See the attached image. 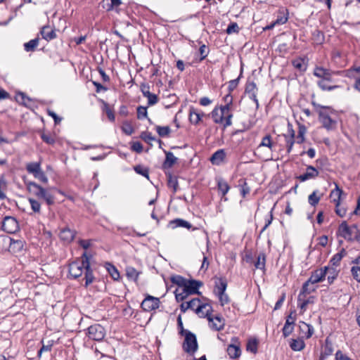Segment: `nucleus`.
Returning a JSON list of instances; mask_svg holds the SVG:
<instances>
[{
	"mask_svg": "<svg viewBox=\"0 0 360 360\" xmlns=\"http://www.w3.org/2000/svg\"><path fill=\"white\" fill-rule=\"evenodd\" d=\"M92 255L91 254H88L86 252H84L82 255L81 260L74 261L69 264L68 271L70 276L73 278H77L80 277L83 274L84 269L85 270L84 286L86 288L91 284L95 279L93 270L90 266V259Z\"/></svg>",
	"mask_w": 360,
	"mask_h": 360,
	"instance_id": "nucleus-1",
	"label": "nucleus"
},
{
	"mask_svg": "<svg viewBox=\"0 0 360 360\" xmlns=\"http://www.w3.org/2000/svg\"><path fill=\"white\" fill-rule=\"evenodd\" d=\"M28 192L39 200H43L47 205L51 206L55 202L54 196L34 181H27L25 183Z\"/></svg>",
	"mask_w": 360,
	"mask_h": 360,
	"instance_id": "nucleus-2",
	"label": "nucleus"
},
{
	"mask_svg": "<svg viewBox=\"0 0 360 360\" xmlns=\"http://www.w3.org/2000/svg\"><path fill=\"white\" fill-rule=\"evenodd\" d=\"M202 281L194 279H187L182 288V291L178 292V289H176L174 292L176 301L183 302L190 295H200V292L199 291V288L202 286Z\"/></svg>",
	"mask_w": 360,
	"mask_h": 360,
	"instance_id": "nucleus-3",
	"label": "nucleus"
},
{
	"mask_svg": "<svg viewBox=\"0 0 360 360\" xmlns=\"http://www.w3.org/2000/svg\"><path fill=\"white\" fill-rule=\"evenodd\" d=\"M338 234L349 241L353 240L352 236L354 239L360 242V229L356 224L349 226L345 221H342L338 227Z\"/></svg>",
	"mask_w": 360,
	"mask_h": 360,
	"instance_id": "nucleus-4",
	"label": "nucleus"
},
{
	"mask_svg": "<svg viewBox=\"0 0 360 360\" xmlns=\"http://www.w3.org/2000/svg\"><path fill=\"white\" fill-rule=\"evenodd\" d=\"M212 312V307H209L205 314L200 315V318H207L209 321L210 327L215 331H220L224 329L225 322L224 319L221 316H215L212 317L211 316Z\"/></svg>",
	"mask_w": 360,
	"mask_h": 360,
	"instance_id": "nucleus-5",
	"label": "nucleus"
},
{
	"mask_svg": "<svg viewBox=\"0 0 360 360\" xmlns=\"http://www.w3.org/2000/svg\"><path fill=\"white\" fill-rule=\"evenodd\" d=\"M185 340L183 344L184 350L188 354H194L198 349L196 336L191 331H186Z\"/></svg>",
	"mask_w": 360,
	"mask_h": 360,
	"instance_id": "nucleus-6",
	"label": "nucleus"
},
{
	"mask_svg": "<svg viewBox=\"0 0 360 360\" xmlns=\"http://www.w3.org/2000/svg\"><path fill=\"white\" fill-rule=\"evenodd\" d=\"M328 110H317L319 114V121L322 124V126L328 131H330L335 129L336 121L333 120L328 112ZM331 111L333 109L331 108Z\"/></svg>",
	"mask_w": 360,
	"mask_h": 360,
	"instance_id": "nucleus-7",
	"label": "nucleus"
},
{
	"mask_svg": "<svg viewBox=\"0 0 360 360\" xmlns=\"http://www.w3.org/2000/svg\"><path fill=\"white\" fill-rule=\"evenodd\" d=\"M88 337L95 341H101L105 336V330L101 324L96 323L88 328Z\"/></svg>",
	"mask_w": 360,
	"mask_h": 360,
	"instance_id": "nucleus-8",
	"label": "nucleus"
},
{
	"mask_svg": "<svg viewBox=\"0 0 360 360\" xmlns=\"http://www.w3.org/2000/svg\"><path fill=\"white\" fill-rule=\"evenodd\" d=\"M2 229L7 233H14L19 229L18 222L15 217L6 216L3 220Z\"/></svg>",
	"mask_w": 360,
	"mask_h": 360,
	"instance_id": "nucleus-9",
	"label": "nucleus"
},
{
	"mask_svg": "<svg viewBox=\"0 0 360 360\" xmlns=\"http://www.w3.org/2000/svg\"><path fill=\"white\" fill-rule=\"evenodd\" d=\"M328 270L329 268L328 266H324L323 268L314 270L311 272V275L307 281L310 283L311 285L323 281L325 280Z\"/></svg>",
	"mask_w": 360,
	"mask_h": 360,
	"instance_id": "nucleus-10",
	"label": "nucleus"
},
{
	"mask_svg": "<svg viewBox=\"0 0 360 360\" xmlns=\"http://www.w3.org/2000/svg\"><path fill=\"white\" fill-rule=\"evenodd\" d=\"M313 74L315 77L320 78V80H324L325 83L326 82L333 81V75L335 74V72L329 69L316 66L314 70Z\"/></svg>",
	"mask_w": 360,
	"mask_h": 360,
	"instance_id": "nucleus-11",
	"label": "nucleus"
},
{
	"mask_svg": "<svg viewBox=\"0 0 360 360\" xmlns=\"http://www.w3.org/2000/svg\"><path fill=\"white\" fill-rule=\"evenodd\" d=\"M160 300L158 297L148 295L141 302V307L146 311H150L159 307Z\"/></svg>",
	"mask_w": 360,
	"mask_h": 360,
	"instance_id": "nucleus-12",
	"label": "nucleus"
},
{
	"mask_svg": "<svg viewBox=\"0 0 360 360\" xmlns=\"http://www.w3.org/2000/svg\"><path fill=\"white\" fill-rule=\"evenodd\" d=\"M189 309L194 310L195 314L200 317V312H202V309H205L207 311L209 309V307H212L210 304L207 303H202L199 298H193L191 300L188 302Z\"/></svg>",
	"mask_w": 360,
	"mask_h": 360,
	"instance_id": "nucleus-13",
	"label": "nucleus"
},
{
	"mask_svg": "<svg viewBox=\"0 0 360 360\" xmlns=\"http://www.w3.org/2000/svg\"><path fill=\"white\" fill-rule=\"evenodd\" d=\"M231 342L232 343L227 347V353L231 359H237L241 354V349L238 338H233Z\"/></svg>",
	"mask_w": 360,
	"mask_h": 360,
	"instance_id": "nucleus-14",
	"label": "nucleus"
},
{
	"mask_svg": "<svg viewBox=\"0 0 360 360\" xmlns=\"http://www.w3.org/2000/svg\"><path fill=\"white\" fill-rule=\"evenodd\" d=\"M205 115V114L191 106L189 108V121L191 124L194 125H197L201 121L202 117Z\"/></svg>",
	"mask_w": 360,
	"mask_h": 360,
	"instance_id": "nucleus-15",
	"label": "nucleus"
},
{
	"mask_svg": "<svg viewBox=\"0 0 360 360\" xmlns=\"http://www.w3.org/2000/svg\"><path fill=\"white\" fill-rule=\"evenodd\" d=\"M75 234V231L68 227H65L60 230L59 237L63 241L70 243L74 240Z\"/></svg>",
	"mask_w": 360,
	"mask_h": 360,
	"instance_id": "nucleus-16",
	"label": "nucleus"
},
{
	"mask_svg": "<svg viewBox=\"0 0 360 360\" xmlns=\"http://www.w3.org/2000/svg\"><path fill=\"white\" fill-rule=\"evenodd\" d=\"M319 172L316 169V168H315L314 166L309 165L307 167V172L304 174L300 175L297 177V179L300 181H305L308 179H314V178L317 177L319 176Z\"/></svg>",
	"mask_w": 360,
	"mask_h": 360,
	"instance_id": "nucleus-17",
	"label": "nucleus"
},
{
	"mask_svg": "<svg viewBox=\"0 0 360 360\" xmlns=\"http://www.w3.org/2000/svg\"><path fill=\"white\" fill-rule=\"evenodd\" d=\"M299 328L302 338H305L306 339L310 338L314 332L313 326L304 321L300 322Z\"/></svg>",
	"mask_w": 360,
	"mask_h": 360,
	"instance_id": "nucleus-18",
	"label": "nucleus"
},
{
	"mask_svg": "<svg viewBox=\"0 0 360 360\" xmlns=\"http://www.w3.org/2000/svg\"><path fill=\"white\" fill-rule=\"evenodd\" d=\"M226 152L224 149H219L211 156L210 160L214 165H221L225 160Z\"/></svg>",
	"mask_w": 360,
	"mask_h": 360,
	"instance_id": "nucleus-19",
	"label": "nucleus"
},
{
	"mask_svg": "<svg viewBox=\"0 0 360 360\" xmlns=\"http://www.w3.org/2000/svg\"><path fill=\"white\" fill-rule=\"evenodd\" d=\"M213 121L217 124H223L226 122V115L219 107H215L211 112Z\"/></svg>",
	"mask_w": 360,
	"mask_h": 360,
	"instance_id": "nucleus-20",
	"label": "nucleus"
},
{
	"mask_svg": "<svg viewBox=\"0 0 360 360\" xmlns=\"http://www.w3.org/2000/svg\"><path fill=\"white\" fill-rule=\"evenodd\" d=\"M232 104L226 103L224 105H221L219 108L221 111L226 115V122L224 123V128H226L232 124L231 119L233 114L231 112Z\"/></svg>",
	"mask_w": 360,
	"mask_h": 360,
	"instance_id": "nucleus-21",
	"label": "nucleus"
},
{
	"mask_svg": "<svg viewBox=\"0 0 360 360\" xmlns=\"http://www.w3.org/2000/svg\"><path fill=\"white\" fill-rule=\"evenodd\" d=\"M310 285L311 283H308V281H306L303 283L302 289L297 297V302H301L302 300H303V297H306L307 295L316 291V288L311 287Z\"/></svg>",
	"mask_w": 360,
	"mask_h": 360,
	"instance_id": "nucleus-22",
	"label": "nucleus"
},
{
	"mask_svg": "<svg viewBox=\"0 0 360 360\" xmlns=\"http://www.w3.org/2000/svg\"><path fill=\"white\" fill-rule=\"evenodd\" d=\"M227 288V281L225 278H217L215 281L214 292L215 294H223Z\"/></svg>",
	"mask_w": 360,
	"mask_h": 360,
	"instance_id": "nucleus-23",
	"label": "nucleus"
},
{
	"mask_svg": "<svg viewBox=\"0 0 360 360\" xmlns=\"http://www.w3.org/2000/svg\"><path fill=\"white\" fill-rule=\"evenodd\" d=\"M40 34L42 38L48 41L56 39L57 37L56 31L53 29H51L49 26L42 27Z\"/></svg>",
	"mask_w": 360,
	"mask_h": 360,
	"instance_id": "nucleus-24",
	"label": "nucleus"
},
{
	"mask_svg": "<svg viewBox=\"0 0 360 360\" xmlns=\"http://www.w3.org/2000/svg\"><path fill=\"white\" fill-rule=\"evenodd\" d=\"M165 153L166 158L165 161L163 162L162 168L164 169H169L172 167V166L176 162L177 158L174 155V154L172 152L165 151Z\"/></svg>",
	"mask_w": 360,
	"mask_h": 360,
	"instance_id": "nucleus-25",
	"label": "nucleus"
},
{
	"mask_svg": "<svg viewBox=\"0 0 360 360\" xmlns=\"http://www.w3.org/2000/svg\"><path fill=\"white\" fill-rule=\"evenodd\" d=\"M122 4L121 0H103L101 6L107 11H112Z\"/></svg>",
	"mask_w": 360,
	"mask_h": 360,
	"instance_id": "nucleus-26",
	"label": "nucleus"
},
{
	"mask_svg": "<svg viewBox=\"0 0 360 360\" xmlns=\"http://www.w3.org/2000/svg\"><path fill=\"white\" fill-rule=\"evenodd\" d=\"M105 267L114 281H119L120 276L117 269L111 263L106 262Z\"/></svg>",
	"mask_w": 360,
	"mask_h": 360,
	"instance_id": "nucleus-27",
	"label": "nucleus"
},
{
	"mask_svg": "<svg viewBox=\"0 0 360 360\" xmlns=\"http://www.w3.org/2000/svg\"><path fill=\"white\" fill-rule=\"evenodd\" d=\"M274 146L275 145L272 141L271 136L270 134H266L262 138L261 143L257 147V149L261 147H267L271 150H273Z\"/></svg>",
	"mask_w": 360,
	"mask_h": 360,
	"instance_id": "nucleus-28",
	"label": "nucleus"
},
{
	"mask_svg": "<svg viewBox=\"0 0 360 360\" xmlns=\"http://www.w3.org/2000/svg\"><path fill=\"white\" fill-rule=\"evenodd\" d=\"M172 228L184 227L190 229L192 226L191 224L182 219H175L170 221Z\"/></svg>",
	"mask_w": 360,
	"mask_h": 360,
	"instance_id": "nucleus-29",
	"label": "nucleus"
},
{
	"mask_svg": "<svg viewBox=\"0 0 360 360\" xmlns=\"http://www.w3.org/2000/svg\"><path fill=\"white\" fill-rule=\"evenodd\" d=\"M167 178V186L173 189V193H175L177 191L179 187V183L176 176H173L171 173H166Z\"/></svg>",
	"mask_w": 360,
	"mask_h": 360,
	"instance_id": "nucleus-30",
	"label": "nucleus"
},
{
	"mask_svg": "<svg viewBox=\"0 0 360 360\" xmlns=\"http://www.w3.org/2000/svg\"><path fill=\"white\" fill-rule=\"evenodd\" d=\"M41 169V162H31L26 165L27 172L32 175H34Z\"/></svg>",
	"mask_w": 360,
	"mask_h": 360,
	"instance_id": "nucleus-31",
	"label": "nucleus"
},
{
	"mask_svg": "<svg viewBox=\"0 0 360 360\" xmlns=\"http://www.w3.org/2000/svg\"><path fill=\"white\" fill-rule=\"evenodd\" d=\"M290 348L294 351H301L305 347V343L302 339H292L290 343Z\"/></svg>",
	"mask_w": 360,
	"mask_h": 360,
	"instance_id": "nucleus-32",
	"label": "nucleus"
},
{
	"mask_svg": "<svg viewBox=\"0 0 360 360\" xmlns=\"http://www.w3.org/2000/svg\"><path fill=\"white\" fill-rule=\"evenodd\" d=\"M39 38L36 37L35 39H31L28 42L24 44V49L27 52H33L39 45Z\"/></svg>",
	"mask_w": 360,
	"mask_h": 360,
	"instance_id": "nucleus-33",
	"label": "nucleus"
},
{
	"mask_svg": "<svg viewBox=\"0 0 360 360\" xmlns=\"http://www.w3.org/2000/svg\"><path fill=\"white\" fill-rule=\"evenodd\" d=\"M217 188L219 191L221 193L222 197H224L230 189L228 183L222 179H219L217 181Z\"/></svg>",
	"mask_w": 360,
	"mask_h": 360,
	"instance_id": "nucleus-34",
	"label": "nucleus"
},
{
	"mask_svg": "<svg viewBox=\"0 0 360 360\" xmlns=\"http://www.w3.org/2000/svg\"><path fill=\"white\" fill-rule=\"evenodd\" d=\"M292 64L295 68L301 72H304L307 70V63L302 58H298L292 61Z\"/></svg>",
	"mask_w": 360,
	"mask_h": 360,
	"instance_id": "nucleus-35",
	"label": "nucleus"
},
{
	"mask_svg": "<svg viewBox=\"0 0 360 360\" xmlns=\"http://www.w3.org/2000/svg\"><path fill=\"white\" fill-rule=\"evenodd\" d=\"M307 132V128L304 124H298V134L297 136V143L301 144L305 141L304 135Z\"/></svg>",
	"mask_w": 360,
	"mask_h": 360,
	"instance_id": "nucleus-36",
	"label": "nucleus"
},
{
	"mask_svg": "<svg viewBox=\"0 0 360 360\" xmlns=\"http://www.w3.org/2000/svg\"><path fill=\"white\" fill-rule=\"evenodd\" d=\"M103 104V110L106 113L108 120L114 122L115 120V113L112 109L110 107L109 104L104 101H102Z\"/></svg>",
	"mask_w": 360,
	"mask_h": 360,
	"instance_id": "nucleus-37",
	"label": "nucleus"
},
{
	"mask_svg": "<svg viewBox=\"0 0 360 360\" xmlns=\"http://www.w3.org/2000/svg\"><path fill=\"white\" fill-rule=\"evenodd\" d=\"M287 11H279L276 19L274 21L276 25H283L288 20Z\"/></svg>",
	"mask_w": 360,
	"mask_h": 360,
	"instance_id": "nucleus-38",
	"label": "nucleus"
},
{
	"mask_svg": "<svg viewBox=\"0 0 360 360\" xmlns=\"http://www.w3.org/2000/svg\"><path fill=\"white\" fill-rule=\"evenodd\" d=\"M266 255L264 252H260L257 258V261L255 263V266L258 269H264L265 268Z\"/></svg>",
	"mask_w": 360,
	"mask_h": 360,
	"instance_id": "nucleus-39",
	"label": "nucleus"
},
{
	"mask_svg": "<svg viewBox=\"0 0 360 360\" xmlns=\"http://www.w3.org/2000/svg\"><path fill=\"white\" fill-rule=\"evenodd\" d=\"M40 137L47 144L52 145L55 143V137L50 132L42 131L40 133Z\"/></svg>",
	"mask_w": 360,
	"mask_h": 360,
	"instance_id": "nucleus-40",
	"label": "nucleus"
},
{
	"mask_svg": "<svg viewBox=\"0 0 360 360\" xmlns=\"http://www.w3.org/2000/svg\"><path fill=\"white\" fill-rule=\"evenodd\" d=\"M343 193V191L339 188V186L335 184V188L333 189L330 193V197L333 198V201L335 203H337V202H340L341 195Z\"/></svg>",
	"mask_w": 360,
	"mask_h": 360,
	"instance_id": "nucleus-41",
	"label": "nucleus"
},
{
	"mask_svg": "<svg viewBox=\"0 0 360 360\" xmlns=\"http://www.w3.org/2000/svg\"><path fill=\"white\" fill-rule=\"evenodd\" d=\"M126 275L128 278L136 281L138 280L139 272H138L137 270L132 266H127L126 268Z\"/></svg>",
	"mask_w": 360,
	"mask_h": 360,
	"instance_id": "nucleus-42",
	"label": "nucleus"
},
{
	"mask_svg": "<svg viewBox=\"0 0 360 360\" xmlns=\"http://www.w3.org/2000/svg\"><path fill=\"white\" fill-rule=\"evenodd\" d=\"M186 278L180 276V275H174L171 276L170 281L172 283L177 285L180 288H184L185 283L186 281Z\"/></svg>",
	"mask_w": 360,
	"mask_h": 360,
	"instance_id": "nucleus-43",
	"label": "nucleus"
},
{
	"mask_svg": "<svg viewBox=\"0 0 360 360\" xmlns=\"http://www.w3.org/2000/svg\"><path fill=\"white\" fill-rule=\"evenodd\" d=\"M314 300H315V297H314V296H311L308 299H305V297H303V300H302L301 302H297L298 307L304 312L306 311L307 306L309 304L314 303Z\"/></svg>",
	"mask_w": 360,
	"mask_h": 360,
	"instance_id": "nucleus-44",
	"label": "nucleus"
},
{
	"mask_svg": "<svg viewBox=\"0 0 360 360\" xmlns=\"http://www.w3.org/2000/svg\"><path fill=\"white\" fill-rule=\"evenodd\" d=\"M28 201L30 204L31 209L32 210V211L34 213L40 214L41 203L39 202V201L32 198H29Z\"/></svg>",
	"mask_w": 360,
	"mask_h": 360,
	"instance_id": "nucleus-45",
	"label": "nucleus"
},
{
	"mask_svg": "<svg viewBox=\"0 0 360 360\" xmlns=\"http://www.w3.org/2000/svg\"><path fill=\"white\" fill-rule=\"evenodd\" d=\"M156 131L160 137L168 136L171 132V129L169 126H156Z\"/></svg>",
	"mask_w": 360,
	"mask_h": 360,
	"instance_id": "nucleus-46",
	"label": "nucleus"
},
{
	"mask_svg": "<svg viewBox=\"0 0 360 360\" xmlns=\"http://www.w3.org/2000/svg\"><path fill=\"white\" fill-rule=\"evenodd\" d=\"M318 191H314L308 197L309 203L315 207L319 202L321 197L317 195Z\"/></svg>",
	"mask_w": 360,
	"mask_h": 360,
	"instance_id": "nucleus-47",
	"label": "nucleus"
},
{
	"mask_svg": "<svg viewBox=\"0 0 360 360\" xmlns=\"http://www.w3.org/2000/svg\"><path fill=\"white\" fill-rule=\"evenodd\" d=\"M16 101L23 105H27V102L30 101V98L22 92H19L15 96Z\"/></svg>",
	"mask_w": 360,
	"mask_h": 360,
	"instance_id": "nucleus-48",
	"label": "nucleus"
},
{
	"mask_svg": "<svg viewBox=\"0 0 360 360\" xmlns=\"http://www.w3.org/2000/svg\"><path fill=\"white\" fill-rule=\"evenodd\" d=\"M134 169L137 174L149 179V170L148 168L144 167L141 165H138L134 167Z\"/></svg>",
	"mask_w": 360,
	"mask_h": 360,
	"instance_id": "nucleus-49",
	"label": "nucleus"
},
{
	"mask_svg": "<svg viewBox=\"0 0 360 360\" xmlns=\"http://www.w3.org/2000/svg\"><path fill=\"white\" fill-rule=\"evenodd\" d=\"M322 352L325 354V355L328 356L331 355L333 352V346L328 338H327L325 340V345Z\"/></svg>",
	"mask_w": 360,
	"mask_h": 360,
	"instance_id": "nucleus-50",
	"label": "nucleus"
},
{
	"mask_svg": "<svg viewBox=\"0 0 360 360\" xmlns=\"http://www.w3.org/2000/svg\"><path fill=\"white\" fill-rule=\"evenodd\" d=\"M317 85L323 91H332L339 87L338 85H328L326 82L324 83V80H319Z\"/></svg>",
	"mask_w": 360,
	"mask_h": 360,
	"instance_id": "nucleus-51",
	"label": "nucleus"
},
{
	"mask_svg": "<svg viewBox=\"0 0 360 360\" xmlns=\"http://www.w3.org/2000/svg\"><path fill=\"white\" fill-rule=\"evenodd\" d=\"M257 340L256 339L249 340L248 342L246 349L253 354H256L257 352Z\"/></svg>",
	"mask_w": 360,
	"mask_h": 360,
	"instance_id": "nucleus-52",
	"label": "nucleus"
},
{
	"mask_svg": "<svg viewBox=\"0 0 360 360\" xmlns=\"http://www.w3.org/2000/svg\"><path fill=\"white\" fill-rule=\"evenodd\" d=\"M239 186L241 187L240 188V193L243 198L246 196L247 194L250 193V187L248 186V184L244 179H240L239 181Z\"/></svg>",
	"mask_w": 360,
	"mask_h": 360,
	"instance_id": "nucleus-53",
	"label": "nucleus"
},
{
	"mask_svg": "<svg viewBox=\"0 0 360 360\" xmlns=\"http://www.w3.org/2000/svg\"><path fill=\"white\" fill-rule=\"evenodd\" d=\"M10 247L13 250L20 251L23 249L24 243L20 240H14L13 239H11Z\"/></svg>",
	"mask_w": 360,
	"mask_h": 360,
	"instance_id": "nucleus-54",
	"label": "nucleus"
},
{
	"mask_svg": "<svg viewBox=\"0 0 360 360\" xmlns=\"http://www.w3.org/2000/svg\"><path fill=\"white\" fill-rule=\"evenodd\" d=\"M122 130L127 135H131L134 131V127L128 121L123 122Z\"/></svg>",
	"mask_w": 360,
	"mask_h": 360,
	"instance_id": "nucleus-55",
	"label": "nucleus"
},
{
	"mask_svg": "<svg viewBox=\"0 0 360 360\" xmlns=\"http://www.w3.org/2000/svg\"><path fill=\"white\" fill-rule=\"evenodd\" d=\"M148 117L147 108L144 106H139L137 108V118L143 120Z\"/></svg>",
	"mask_w": 360,
	"mask_h": 360,
	"instance_id": "nucleus-56",
	"label": "nucleus"
},
{
	"mask_svg": "<svg viewBox=\"0 0 360 360\" xmlns=\"http://www.w3.org/2000/svg\"><path fill=\"white\" fill-rule=\"evenodd\" d=\"M258 91V89L257 87L256 84L254 82H248L246 84L245 93V94H250V93H255Z\"/></svg>",
	"mask_w": 360,
	"mask_h": 360,
	"instance_id": "nucleus-57",
	"label": "nucleus"
},
{
	"mask_svg": "<svg viewBox=\"0 0 360 360\" xmlns=\"http://www.w3.org/2000/svg\"><path fill=\"white\" fill-rule=\"evenodd\" d=\"M35 179H37L38 180H39L41 182L44 183V184H47L49 180H48V177L46 176V175L45 174L44 172L42 170V169H41L40 170H39L37 172V173H36L34 175H33Z\"/></svg>",
	"mask_w": 360,
	"mask_h": 360,
	"instance_id": "nucleus-58",
	"label": "nucleus"
},
{
	"mask_svg": "<svg viewBox=\"0 0 360 360\" xmlns=\"http://www.w3.org/2000/svg\"><path fill=\"white\" fill-rule=\"evenodd\" d=\"M140 138L148 143L155 140V138L152 136L150 132L148 131H143L140 135Z\"/></svg>",
	"mask_w": 360,
	"mask_h": 360,
	"instance_id": "nucleus-59",
	"label": "nucleus"
},
{
	"mask_svg": "<svg viewBox=\"0 0 360 360\" xmlns=\"http://www.w3.org/2000/svg\"><path fill=\"white\" fill-rule=\"evenodd\" d=\"M347 212L346 208L344 207H341L340 202H337L335 203V213L340 217H343L345 216Z\"/></svg>",
	"mask_w": 360,
	"mask_h": 360,
	"instance_id": "nucleus-60",
	"label": "nucleus"
},
{
	"mask_svg": "<svg viewBox=\"0 0 360 360\" xmlns=\"http://www.w3.org/2000/svg\"><path fill=\"white\" fill-rule=\"evenodd\" d=\"M239 32V27L236 22H231L226 29V33L230 34L232 33H238Z\"/></svg>",
	"mask_w": 360,
	"mask_h": 360,
	"instance_id": "nucleus-61",
	"label": "nucleus"
},
{
	"mask_svg": "<svg viewBox=\"0 0 360 360\" xmlns=\"http://www.w3.org/2000/svg\"><path fill=\"white\" fill-rule=\"evenodd\" d=\"M53 341L51 340V341H49L47 345L43 344L41 349L38 351V354H37L38 356L40 357L42 352H44L51 351L52 346H53Z\"/></svg>",
	"mask_w": 360,
	"mask_h": 360,
	"instance_id": "nucleus-62",
	"label": "nucleus"
},
{
	"mask_svg": "<svg viewBox=\"0 0 360 360\" xmlns=\"http://www.w3.org/2000/svg\"><path fill=\"white\" fill-rule=\"evenodd\" d=\"M146 98H148V105H153L158 102V97L156 94L150 93L148 96H146Z\"/></svg>",
	"mask_w": 360,
	"mask_h": 360,
	"instance_id": "nucleus-63",
	"label": "nucleus"
},
{
	"mask_svg": "<svg viewBox=\"0 0 360 360\" xmlns=\"http://www.w3.org/2000/svg\"><path fill=\"white\" fill-rule=\"evenodd\" d=\"M351 272L354 278L360 283V266H352Z\"/></svg>",
	"mask_w": 360,
	"mask_h": 360,
	"instance_id": "nucleus-64",
	"label": "nucleus"
}]
</instances>
